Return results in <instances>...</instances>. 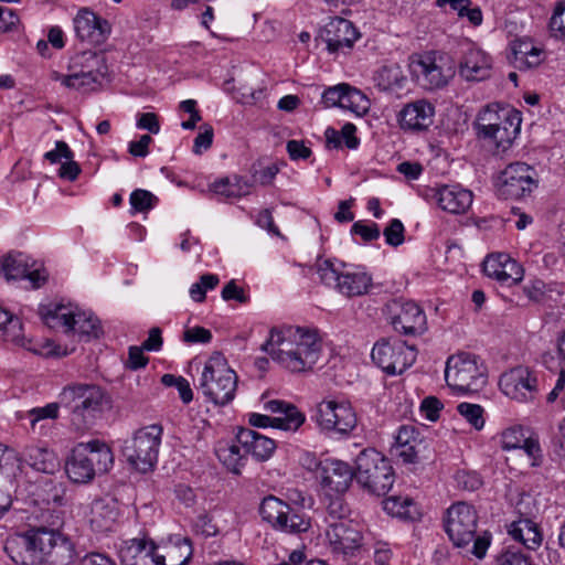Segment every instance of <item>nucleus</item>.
Segmentation results:
<instances>
[{
    "instance_id": "obj_36",
    "label": "nucleus",
    "mask_w": 565,
    "mask_h": 565,
    "mask_svg": "<svg viewBox=\"0 0 565 565\" xmlns=\"http://www.w3.org/2000/svg\"><path fill=\"white\" fill-rule=\"evenodd\" d=\"M356 127L351 122L342 126L341 130L329 127L324 131L326 145L329 149H339L342 143L348 149L354 150L360 145V139L355 136Z\"/></svg>"
},
{
    "instance_id": "obj_54",
    "label": "nucleus",
    "mask_w": 565,
    "mask_h": 565,
    "mask_svg": "<svg viewBox=\"0 0 565 565\" xmlns=\"http://www.w3.org/2000/svg\"><path fill=\"white\" fill-rule=\"evenodd\" d=\"M161 383L168 387H175L179 396L184 404H189L193 399V392L190 383L183 376H175L173 374H164L161 377Z\"/></svg>"
},
{
    "instance_id": "obj_18",
    "label": "nucleus",
    "mask_w": 565,
    "mask_h": 565,
    "mask_svg": "<svg viewBox=\"0 0 565 565\" xmlns=\"http://www.w3.org/2000/svg\"><path fill=\"white\" fill-rule=\"evenodd\" d=\"M388 312L393 328L399 333L416 334L426 328V316L414 301L393 300L388 305Z\"/></svg>"
},
{
    "instance_id": "obj_49",
    "label": "nucleus",
    "mask_w": 565,
    "mask_h": 565,
    "mask_svg": "<svg viewBox=\"0 0 565 565\" xmlns=\"http://www.w3.org/2000/svg\"><path fill=\"white\" fill-rule=\"evenodd\" d=\"M151 540H147L146 537H135L128 541H125L120 547V556L122 562H128V558H141L146 559L148 548H150Z\"/></svg>"
},
{
    "instance_id": "obj_59",
    "label": "nucleus",
    "mask_w": 565,
    "mask_h": 565,
    "mask_svg": "<svg viewBox=\"0 0 565 565\" xmlns=\"http://www.w3.org/2000/svg\"><path fill=\"white\" fill-rule=\"evenodd\" d=\"M351 233L361 236L364 242L375 241L380 237L381 234L380 227L376 223H364L362 221L353 223Z\"/></svg>"
},
{
    "instance_id": "obj_13",
    "label": "nucleus",
    "mask_w": 565,
    "mask_h": 565,
    "mask_svg": "<svg viewBox=\"0 0 565 565\" xmlns=\"http://www.w3.org/2000/svg\"><path fill=\"white\" fill-rule=\"evenodd\" d=\"M265 411L277 414L270 417L263 414L252 413L248 415V423L254 427H273L286 431H296L306 420L305 415L289 403L279 399H271L264 404Z\"/></svg>"
},
{
    "instance_id": "obj_41",
    "label": "nucleus",
    "mask_w": 565,
    "mask_h": 565,
    "mask_svg": "<svg viewBox=\"0 0 565 565\" xmlns=\"http://www.w3.org/2000/svg\"><path fill=\"white\" fill-rule=\"evenodd\" d=\"M50 78L54 82H60L64 87L76 90H92L95 89L96 83L93 77H88L81 72H70V74H62L57 71H52Z\"/></svg>"
},
{
    "instance_id": "obj_64",
    "label": "nucleus",
    "mask_w": 565,
    "mask_h": 565,
    "mask_svg": "<svg viewBox=\"0 0 565 565\" xmlns=\"http://www.w3.org/2000/svg\"><path fill=\"white\" fill-rule=\"evenodd\" d=\"M550 28L553 32H557L558 36L565 38V0L557 3L550 20Z\"/></svg>"
},
{
    "instance_id": "obj_9",
    "label": "nucleus",
    "mask_w": 565,
    "mask_h": 565,
    "mask_svg": "<svg viewBox=\"0 0 565 565\" xmlns=\"http://www.w3.org/2000/svg\"><path fill=\"white\" fill-rule=\"evenodd\" d=\"M162 427L152 424L137 430L130 441L124 447V456L138 471H151L158 461Z\"/></svg>"
},
{
    "instance_id": "obj_1",
    "label": "nucleus",
    "mask_w": 565,
    "mask_h": 565,
    "mask_svg": "<svg viewBox=\"0 0 565 565\" xmlns=\"http://www.w3.org/2000/svg\"><path fill=\"white\" fill-rule=\"evenodd\" d=\"M262 350L290 372L311 370L322 352V342L316 330L299 327L271 329Z\"/></svg>"
},
{
    "instance_id": "obj_15",
    "label": "nucleus",
    "mask_w": 565,
    "mask_h": 565,
    "mask_svg": "<svg viewBox=\"0 0 565 565\" xmlns=\"http://www.w3.org/2000/svg\"><path fill=\"white\" fill-rule=\"evenodd\" d=\"M535 171L524 162H514L505 167L498 177L497 188L505 199H521L536 186Z\"/></svg>"
},
{
    "instance_id": "obj_14",
    "label": "nucleus",
    "mask_w": 565,
    "mask_h": 565,
    "mask_svg": "<svg viewBox=\"0 0 565 565\" xmlns=\"http://www.w3.org/2000/svg\"><path fill=\"white\" fill-rule=\"evenodd\" d=\"M327 546L332 555L347 559L362 546V532L352 520L331 522L326 531Z\"/></svg>"
},
{
    "instance_id": "obj_27",
    "label": "nucleus",
    "mask_w": 565,
    "mask_h": 565,
    "mask_svg": "<svg viewBox=\"0 0 565 565\" xmlns=\"http://www.w3.org/2000/svg\"><path fill=\"white\" fill-rule=\"evenodd\" d=\"M492 70V58L484 51L469 47L459 64V74L466 81H483Z\"/></svg>"
},
{
    "instance_id": "obj_11",
    "label": "nucleus",
    "mask_w": 565,
    "mask_h": 565,
    "mask_svg": "<svg viewBox=\"0 0 565 565\" xmlns=\"http://www.w3.org/2000/svg\"><path fill=\"white\" fill-rule=\"evenodd\" d=\"M316 422L324 431L348 435L355 428L358 417L350 402L331 398L318 404Z\"/></svg>"
},
{
    "instance_id": "obj_31",
    "label": "nucleus",
    "mask_w": 565,
    "mask_h": 565,
    "mask_svg": "<svg viewBox=\"0 0 565 565\" xmlns=\"http://www.w3.org/2000/svg\"><path fill=\"white\" fill-rule=\"evenodd\" d=\"M118 515L113 500L98 499L92 503L89 523L95 532L105 533L113 530Z\"/></svg>"
},
{
    "instance_id": "obj_48",
    "label": "nucleus",
    "mask_w": 565,
    "mask_h": 565,
    "mask_svg": "<svg viewBox=\"0 0 565 565\" xmlns=\"http://www.w3.org/2000/svg\"><path fill=\"white\" fill-rule=\"evenodd\" d=\"M344 268V264L337 265L330 259H324L318 263L317 273L321 282L337 289V284L340 282Z\"/></svg>"
},
{
    "instance_id": "obj_38",
    "label": "nucleus",
    "mask_w": 565,
    "mask_h": 565,
    "mask_svg": "<svg viewBox=\"0 0 565 565\" xmlns=\"http://www.w3.org/2000/svg\"><path fill=\"white\" fill-rule=\"evenodd\" d=\"M218 460L233 473H241L245 466L246 456L241 452V447L234 443H218L216 447Z\"/></svg>"
},
{
    "instance_id": "obj_62",
    "label": "nucleus",
    "mask_w": 565,
    "mask_h": 565,
    "mask_svg": "<svg viewBox=\"0 0 565 565\" xmlns=\"http://www.w3.org/2000/svg\"><path fill=\"white\" fill-rule=\"evenodd\" d=\"M495 565H532V563L525 554L508 548L497 557Z\"/></svg>"
},
{
    "instance_id": "obj_24",
    "label": "nucleus",
    "mask_w": 565,
    "mask_h": 565,
    "mask_svg": "<svg viewBox=\"0 0 565 565\" xmlns=\"http://www.w3.org/2000/svg\"><path fill=\"white\" fill-rule=\"evenodd\" d=\"M60 535L54 530L36 527L20 535L19 543L30 553L31 563H41Z\"/></svg>"
},
{
    "instance_id": "obj_12",
    "label": "nucleus",
    "mask_w": 565,
    "mask_h": 565,
    "mask_svg": "<svg viewBox=\"0 0 565 565\" xmlns=\"http://www.w3.org/2000/svg\"><path fill=\"white\" fill-rule=\"evenodd\" d=\"M373 362L388 375L402 374L416 361V351L404 342L382 339L371 352Z\"/></svg>"
},
{
    "instance_id": "obj_8",
    "label": "nucleus",
    "mask_w": 565,
    "mask_h": 565,
    "mask_svg": "<svg viewBox=\"0 0 565 565\" xmlns=\"http://www.w3.org/2000/svg\"><path fill=\"white\" fill-rule=\"evenodd\" d=\"M409 67L416 82L427 90L445 87L455 75L452 58L435 51L414 56Z\"/></svg>"
},
{
    "instance_id": "obj_21",
    "label": "nucleus",
    "mask_w": 565,
    "mask_h": 565,
    "mask_svg": "<svg viewBox=\"0 0 565 565\" xmlns=\"http://www.w3.org/2000/svg\"><path fill=\"white\" fill-rule=\"evenodd\" d=\"M0 342L8 345L22 348L36 354H51L52 351H43V347L25 337L23 326L19 318L0 307Z\"/></svg>"
},
{
    "instance_id": "obj_33",
    "label": "nucleus",
    "mask_w": 565,
    "mask_h": 565,
    "mask_svg": "<svg viewBox=\"0 0 565 565\" xmlns=\"http://www.w3.org/2000/svg\"><path fill=\"white\" fill-rule=\"evenodd\" d=\"M73 312H75L73 305L50 303L40 307L43 322L51 329H62L64 332H70Z\"/></svg>"
},
{
    "instance_id": "obj_58",
    "label": "nucleus",
    "mask_w": 565,
    "mask_h": 565,
    "mask_svg": "<svg viewBox=\"0 0 565 565\" xmlns=\"http://www.w3.org/2000/svg\"><path fill=\"white\" fill-rule=\"evenodd\" d=\"M193 529L198 534L204 537L216 536L220 533L218 526L214 523L213 518L207 513L198 515L193 523Z\"/></svg>"
},
{
    "instance_id": "obj_17",
    "label": "nucleus",
    "mask_w": 565,
    "mask_h": 565,
    "mask_svg": "<svg viewBox=\"0 0 565 565\" xmlns=\"http://www.w3.org/2000/svg\"><path fill=\"white\" fill-rule=\"evenodd\" d=\"M361 34L354 24L343 18H332L319 32V39L330 54L348 53Z\"/></svg>"
},
{
    "instance_id": "obj_19",
    "label": "nucleus",
    "mask_w": 565,
    "mask_h": 565,
    "mask_svg": "<svg viewBox=\"0 0 565 565\" xmlns=\"http://www.w3.org/2000/svg\"><path fill=\"white\" fill-rule=\"evenodd\" d=\"M515 508L525 519L513 522L509 532L515 541L521 542L529 550H535L542 543V535L537 525L529 519L536 511L532 497L523 494L516 502Z\"/></svg>"
},
{
    "instance_id": "obj_46",
    "label": "nucleus",
    "mask_w": 565,
    "mask_h": 565,
    "mask_svg": "<svg viewBox=\"0 0 565 565\" xmlns=\"http://www.w3.org/2000/svg\"><path fill=\"white\" fill-rule=\"evenodd\" d=\"M369 106L370 102L366 96L359 89L347 84V89L343 92L340 107L349 109L358 115H362L367 111Z\"/></svg>"
},
{
    "instance_id": "obj_28",
    "label": "nucleus",
    "mask_w": 565,
    "mask_h": 565,
    "mask_svg": "<svg viewBox=\"0 0 565 565\" xmlns=\"http://www.w3.org/2000/svg\"><path fill=\"white\" fill-rule=\"evenodd\" d=\"M236 440L245 454L252 455L257 461L268 460L276 449L274 439L249 428H238Z\"/></svg>"
},
{
    "instance_id": "obj_44",
    "label": "nucleus",
    "mask_w": 565,
    "mask_h": 565,
    "mask_svg": "<svg viewBox=\"0 0 565 565\" xmlns=\"http://www.w3.org/2000/svg\"><path fill=\"white\" fill-rule=\"evenodd\" d=\"M384 510L396 518L415 519L417 510L414 501L408 497H390L383 501Z\"/></svg>"
},
{
    "instance_id": "obj_30",
    "label": "nucleus",
    "mask_w": 565,
    "mask_h": 565,
    "mask_svg": "<svg viewBox=\"0 0 565 565\" xmlns=\"http://www.w3.org/2000/svg\"><path fill=\"white\" fill-rule=\"evenodd\" d=\"M420 443L419 431L414 425H402L391 451L402 462L414 463L417 461Z\"/></svg>"
},
{
    "instance_id": "obj_6",
    "label": "nucleus",
    "mask_w": 565,
    "mask_h": 565,
    "mask_svg": "<svg viewBox=\"0 0 565 565\" xmlns=\"http://www.w3.org/2000/svg\"><path fill=\"white\" fill-rule=\"evenodd\" d=\"M445 379L457 393L478 392L487 384V367L478 355L461 352L448 358Z\"/></svg>"
},
{
    "instance_id": "obj_57",
    "label": "nucleus",
    "mask_w": 565,
    "mask_h": 565,
    "mask_svg": "<svg viewBox=\"0 0 565 565\" xmlns=\"http://www.w3.org/2000/svg\"><path fill=\"white\" fill-rule=\"evenodd\" d=\"M404 225L398 218L391 220L383 231L386 244L393 247L402 245L404 243Z\"/></svg>"
},
{
    "instance_id": "obj_22",
    "label": "nucleus",
    "mask_w": 565,
    "mask_h": 565,
    "mask_svg": "<svg viewBox=\"0 0 565 565\" xmlns=\"http://www.w3.org/2000/svg\"><path fill=\"white\" fill-rule=\"evenodd\" d=\"M74 29L81 41L93 45L104 43L110 32L108 22L88 8H83L77 12L74 18Z\"/></svg>"
},
{
    "instance_id": "obj_40",
    "label": "nucleus",
    "mask_w": 565,
    "mask_h": 565,
    "mask_svg": "<svg viewBox=\"0 0 565 565\" xmlns=\"http://www.w3.org/2000/svg\"><path fill=\"white\" fill-rule=\"evenodd\" d=\"M99 331L100 326L98 319L90 312L79 310L75 307V312H73L71 320L70 332L79 335L97 337Z\"/></svg>"
},
{
    "instance_id": "obj_25",
    "label": "nucleus",
    "mask_w": 565,
    "mask_h": 565,
    "mask_svg": "<svg viewBox=\"0 0 565 565\" xmlns=\"http://www.w3.org/2000/svg\"><path fill=\"white\" fill-rule=\"evenodd\" d=\"M434 115V106L420 99L404 106L399 111L398 121L404 130L422 131L433 124Z\"/></svg>"
},
{
    "instance_id": "obj_45",
    "label": "nucleus",
    "mask_w": 565,
    "mask_h": 565,
    "mask_svg": "<svg viewBox=\"0 0 565 565\" xmlns=\"http://www.w3.org/2000/svg\"><path fill=\"white\" fill-rule=\"evenodd\" d=\"M377 86L383 90L401 88L405 81V76L399 65L390 64L382 66L375 76Z\"/></svg>"
},
{
    "instance_id": "obj_2",
    "label": "nucleus",
    "mask_w": 565,
    "mask_h": 565,
    "mask_svg": "<svg viewBox=\"0 0 565 565\" xmlns=\"http://www.w3.org/2000/svg\"><path fill=\"white\" fill-rule=\"evenodd\" d=\"M114 463L110 448L100 440L77 444L65 462V472L74 483H87Z\"/></svg>"
},
{
    "instance_id": "obj_34",
    "label": "nucleus",
    "mask_w": 565,
    "mask_h": 565,
    "mask_svg": "<svg viewBox=\"0 0 565 565\" xmlns=\"http://www.w3.org/2000/svg\"><path fill=\"white\" fill-rule=\"evenodd\" d=\"M253 184L241 175L221 178L210 185V190L225 199H238L248 195Z\"/></svg>"
},
{
    "instance_id": "obj_50",
    "label": "nucleus",
    "mask_w": 565,
    "mask_h": 565,
    "mask_svg": "<svg viewBox=\"0 0 565 565\" xmlns=\"http://www.w3.org/2000/svg\"><path fill=\"white\" fill-rule=\"evenodd\" d=\"M220 282V278L214 274H204L198 282H194L189 290L190 297L195 302H203L207 290H213Z\"/></svg>"
},
{
    "instance_id": "obj_7",
    "label": "nucleus",
    "mask_w": 565,
    "mask_h": 565,
    "mask_svg": "<svg viewBox=\"0 0 565 565\" xmlns=\"http://www.w3.org/2000/svg\"><path fill=\"white\" fill-rule=\"evenodd\" d=\"M355 479L369 492L386 494L394 483L391 462L374 448L363 449L355 459Z\"/></svg>"
},
{
    "instance_id": "obj_63",
    "label": "nucleus",
    "mask_w": 565,
    "mask_h": 565,
    "mask_svg": "<svg viewBox=\"0 0 565 565\" xmlns=\"http://www.w3.org/2000/svg\"><path fill=\"white\" fill-rule=\"evenodd\" d=\"M182 340L189 344L209 343L212 340V333L209 329L195 326L186 328L183 332Z\"/></svg>"
},
{
    "instance_id": "obj_32",
    "label": "nucleus",
    "mask_w": 565,
    "mask_h": 565,
    "mask_svg": "<svg viewBox=\"0 0 565 565\" xmlns=\"http://www.w3.org/2000/svg\"><path fill=\"white\" fill-rule=\"evenodd\" d=\"M372 286V277L362 269L345 268L341 275L337 290L347 297H358L369 292Z\"/></svg>"
},
{
    "instance_id": "obj_39",
    "label": "nucleus",
    "mask_w": 565,
    "mask_h": 565,
    "mask_svg": "<svg viewBox=\"0 0 565 565\" xmlns=\"http://www.w3.org/2000/svg\"><path fill=\"white\" fill-rule=\"evenodd\" d=\"M288 511L289 504L274 495L264 498L259 505V513L263 520L271 524L275 529H277L282 518H286Z\"/></svg>"
},
{
    "instance_id": "obj_29",
    "label": "nucleus",
    "mask_w": 565,
    "mask_h": 565,
    "mask_svg": "<svg viewBox=\"0 0 565 565\" xmlns=\"http://www.w3.org/2000/svg\"><path fill=\"white\" fill-rule=\"evenodd\" d=\"M68 70L70 72H81L88 77H93V81L98 83V85L102 84L108 73L105 55L93 51H83L75 54L71 58Z\"/></svg>"
},
{
    "instance_id": "obj_16",
    "label": "nucleus",
    "mask_w": 565,
    "mask_h": 565,
    "mask_svg": "<svg viewBox=\"0 0 565 565\" xmlns=\"http://www.w3.org/2000/svg\"><path fill=\"white\" fill-rule=\"evenodd\" d=\"M502 393L518 402H532L539 393L536 375L525 366L513 367L503 373L499 381Z\"/></svg>"
},
{
    "instance_id": "obj_52",
    "label": "nucleus",
    "mask_w": 565,
    "mask_h": 565,
    "mask_svg": "<svg viewBox=\"0 0 565 565\" xmlns=\"http://www.w3.org/2000/svg\"><path fill=\"white\" fill-rule=\"evenodd\" d=\"M20 469V459L14 449L0 444V473L14 476Z\"/></svg>"
},
{
    "instance_id": "obj_4",
    "label": "nucleus",
    "mask_w": 565,
    "mask_h": 565,
    "mask_svg": "<svg viewBox=\"0 0 565 565\" xmlns=\"http://www.w3.org/2000/svg\"><path fill=\"white\" fill-rule=\"evenodd\" d=\"M60 403L68 411L73 425L83 428L90 425L102 413L105 393L95 384H72L61 392Z\"/></svg>"
},
{
    "instance_id": "obj_23",
    "label": "nucleus",
    "mask_w": 565,
    "mask_h": 565,
    "mask_svg": "<svg viewBox=\"0 0 565 565\" xmlns=\"http://www.w3.org/2000/svg\"><path fill=\"white\" fill-rule=\"evenodd\" d=\"M438 206L450 214H463L472 204L473 194L459 184L443 185L435 192Z\"/></svg>"
},
{
    "instance_id": "obj_42",
    "label": "nucleus",
    "mask_w": 565,
    "mask_h": 565,
    "mask_svg": "<svg viewBox=\"0 0 565 565\" xmlns=\"http://www.w3.org/2000/svg\"><path fill=\"white\" fill-rule=\"evenodd\" d=\"M28 267L29 262L24 254H9L2 260L1 271L7 280L25 279Z\"/></svg>"
},
{
    "instance_id": "obj_10",
    "label": "nucleus",
    "mask_w": 565,
    "mask_h": 565,
    "mask_svg": "<svg viewBox=\"0 0 565 565\" xmlns=\"http://www.w3.org/2000/svg\"><path fill=\"white\" fill-rule=\"evenodd\" d=\"M480 120L483 122L478 127L479 135L490 140L498 151L509 149L520 132L521 118L512 110L497 111L487 107Z\"/></svg>"
},
{
    "instance_id": "obj_20",
    "label": "nucleus",
    "mask_w": 565,
    "mask_h": 565,
    "mask_svg": "<svg viewBox=\"0 0 565 565\" xmlns=\"http://www.w3.org/2000/svg\"><path fill=\"white\" fill-rule=\"evenodd\" d=\"M484 274L502 285L513 286L524 277V269L515 259L505 253L487 256L483 262Z\"/></svg>"
},
{
    "instance_id": "obj_43",
    "label": "nucleus",
    "mask_w": 565,
    "mask_h": 565,
    "mask_svg": "<svg viewBox=\"0 0 565 565\" xmlns=\"http://www.w3.org/2000/svg\"><path fill=\"white\" fill-rule=\"evenodd\" d=\"M192 555L189 537L177 536L173 544L166 546L167 565H184Z\"/></svg>"
},
{
    "instance_id": "obj_3",
    "label": "nucleus",
    "mask_w": 565,
    "mask_h": 565,
    "mask_svg": "<svg viewBox=\"0 0 565 565\" xmlns=\"http://www.w3.org/2000/svg\"><path fill=\"white\" fill-rule=\"evenodd\" d=\"M478 515L475 508L465 502L452 504L447 510L445 530L450 541L457 547H463L473 542L472 554L483 558L491 542V535L483 532L476 536Z\"/></svg>"
},
{
    "instance_id": "obj_47",
    "label": "nucleus",
    "mask_w": 565,
    "mask_h": 565,
    "mask_svg": "<svg viewBox=\"0 0 565 565\" xmlns=\"http://www.w3.org/2000/svg\"><path fill=\"white\" fill-rule=\"evenodd\" d=\"M309 527L310 520L289 505V511L286 518H282L279 522L277 530L285 533L298 534L307 532Z\"/></svg>"
},
{
    "instance_id": "obj_5",
    "label": "nucleus",
    "mask_w": 565,
    "mask_h": 565,
    "mask_svg": "<svg viewBox=\"0 0 565 565\" xmlns=\"http://www.w3.org/2000/svg\"><path fill=\"white\" fill-rule=\"evenodd\" d=\"M237 387V375L221 354L212 355L204 364L200 390L215 405L224 406L233 401Z\"/></svg>"
},
{
    "instance_id": "obj_56",
    "label": "nucleus",
    "mask_w": 565,
    "mask_h": 565,
    "mask_svg": "<svg viewBox=\"0 0 565 565\" xmlns=\"http://www.w3.org/2000/svg\"><path fill=\"white\" fill-rule=\"evenodd\" d=\"M60 405L61 403H49L45 406L28 411L26 417L30 419L32 427L40 420L57 418Z\"/></svg>"
},
{
    "instance_id": "obj_51",
    "label": "nucleus",
    "mask_w": 565,
    "mask_h": 565,
    "mask_svg": "<svg viewBox=\"0 0 565 565\" xmlns=\"http://www.w3.org/2000/svg\"><path fill=\"white\" fill-rule=\"evenodd\" d=\"M525 430L520 426H512L504 429L500 435V443L503 450L519 449L526 443Z\"/></svg>"
},
{
    "instance_id": "obj_35",
    "label": "nucleus",
    "mask_w": 565,
    "mask_h": 565,
    "mask_svg": "<svg viewBox=\"0 0 565 565\" xmlns=\"http://www.w3.org/2000/svg\"><path fill=\"white\" fill-rule=\"evenodd\" d=\"M24 461L34 470L54 473L60 466L56 455L46 448L31 446L24 450Z\"/></svg>"
},
{
    "instance_id": "obj_53",
    "label": "nucleus",
    "mask_w": 565,
    "mask_h": 565,
    "mask_svg": "<svg viewBox=\"0 0 565 565\" xmlns=\"http://www.w3.org/2000/svg\"><path fill=\"white\" fill-rule=\"evenodd\" d=\"M158 199L149 191L137 189L131 192L129 202L134 213L147 212L154 207Z\"/></svg>"
},
{
    "instance_id": "obj_37",
    "label": "nucleus",
    "mask_w": 565,
    "mask_h": 565,
    "mask_svg": "<svg viewBox=\"0 0 565 565\" xmlns=\"http://www.w3.org/2000/svg\"><path fill=\"white\" fill-rule=\"evenodd\" d=\"M74 557V545L67 537L60 535L41 563L45 565H72Z\"/></svg>"
},
{
    "instance_id": "obj_60",
    "label": "nucleus",
    "mask_w": 565,
    "mask_h": 565,
    "mask_svg": "<svg viewBox=\"0 0 565 565\" xmlns=\"http://www.w3.org/2000/svg\"><path fill=\"white\" fill-rule=\"evenodd\" d=\"M545 58V53L541 47L534 46L522 60H511L513 65L523 71L539 66Z\"/></svg>"
},
{
    "instance_id": "obj_26",
    "label": "nucleus",
    "mask_w": 565,
    "mask_h": 565,
    "mask_svg": "<svg viewBox=\"0 0 565 565\" xmlns=\"http://www.w3.org/2000/svg\"><path fill=\"white\" fill-rule=\"evenodd\" d=\"M353 478L355 472L345 461L329 458L321 462L322 483L335 492H345Z\"/></svg>"
},
{
    "instance_id": "obj_61",
    "label": "nucleus",
    "mask_w": 565,
    "mask_h": 565,
    "mask_svg": "<svg viewBox=\"0 0 565 565\" xmlns=\"http://www.w3.org/2000/svg\"><path fill=\"white\" fill-rule=\"evenodd\" d=\"M43 502L60 507L64 504L65 489L61 483L49 482L44 488Z\"/></svg>"
},
{
    "instance_id": "obj_55",
    "label": "nucleus",
    "mask_w": 565,
    "mask_h": 565,
    "mask_svg": "<svg viewBox=\"0 0 565 565\" xmlns=\"http://www.w3.org/2000/svg\"><path fill=\"white\" fill-rule=\"evenodd\" d=\"M457 411L476 429H481L484 426L483 408L480 405L460 403Z\"/></svg>"
}]
</instances>
